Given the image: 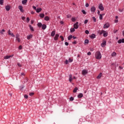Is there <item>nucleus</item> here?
Here are the masks:
<instances>
[{"label":"nucleus","mask_w":124,"mask_h":124,"mask_svg":"<svg viewBox=\"0 0 124 124\" xmlns=\"http://www.w3.org/2000/svg\"><path fill=\"white\" fill-rule=\"evenodd\" d=\"M95 57L97 60H100L101 59V53H100V52L97 51L95 53Z\"/></svg>","instance_id":"obj_1"},{"label":"nucleus","mask_w":124,"mask_h":124,"mask_svg":"<svg viewBox=\"0 0 124 124\" xmlns=\"http://www.w3.org/2000/svg\"><path fill=\"white\" fill-rule=\"evenodd\" d=\"M98 7L101 11H103V10H104V7H103V5L102 4H100Z\"/></svg>","instance_id":"obj_2"},{"label":"nucleus","mask_w":124,"mask_h":124,"mask_svg":"<svg viewBox=\"0 0 124 124\" xmlns=\"http://www.w3.org/2000/svg\"><path fill=\"white\" fill-rule=\"evenodd\" d=\"M8 34L9 35H11V36H12V37H15V35L13 34V33L11 32V31L10 30H9L8 31Z\"/></svg>","instance_id":"obj_3"},{"label":"nucleus","mask_w":124,"mask_h":124,"mask_svg":"<svg viewBox=\"0 0 124 124\" xmlns=\"http://www.w3.org/2000/svg\"><path fill=\"white\" fill-rule=\"evenodd\" d=\"M110 27V24L108 23H106L104 26V29H108Z\"/></svg>","instance_id":"obj_4"},{"label":"nucleus","mask_w":124,"mask_h":124,"mask_svg":"<svg viewBox=\"0 0 124 124\" xmlns=\"http://www.w3.org/2000/svg\"><path fill=\"white\" fill-rule=\"evenodd\" d=\"M18 9L21 11V12H22V13H24V12H25V10H24V9H23V6H19Z\"/></svg>","instance_id":"obj_5"},{"label":"nucleus","mask_w":124,"mask_h":124,"mask_svg":"<svg viewBox=\"0 0 124 124\" xmlns=\"http://www.w3.org/2000/svg\"><path fill=\"white\" fill-rule=\"evenodd\" d=\"M82 74L84 76L88 74V71L87 70H83L82 71Z\"/></svg>","instance_id":"obj_6"},{"label":"nucleus","mask_w":124,"mask_h":124,"mask_svg":"<svg viewBox=\"0 0 124 124\" xmlns=\"http://www.w3.org/2000/svg\"><path fill=\"white\" fill-rule=\"evenodd\" d=\"M104 32H106V31L104 30H102L100 31V30L97 31V33H99L100 35H101L103 33H104Z\"/></svg>","instance_id":"obj_7"},{"label":"nucleus","mask_w":124,"mask_h":124,"mask_svg":"<svg viewBox=\"0 0 124 124\" xmlns=\"http://www.w3.org/2000/svg\"><path fill=\"white\" fill-rule=\"evenodd\" d=\"M101 45L102 47H105V46H106V41L103 40Z\"/></svg>","instance_id":"obj_8"},{"label":"nucleus","mask_w":124,"mask_h":124,"mask_svg":"<svg viewBox=\"0 0 124 124\" xmlns=\"http://www.w3.org/2000/svg\"><path fill=\"white\" fill-rule=\"evenodd\" d=\"M96 10V8H95V7H92L91 8V12H93V13H94V12H95Z\"/></svg>","instance_id":"obj_9"},{"label":"nucleus","mask_w":124,"mask_h":124,"mask_svg":"<svg viewBox=\"0 0 124 124\" xmlns=\"http://www.w3.org/2000/svg\"><path fill=\"white\" fill-rule=\"evenodd\" d=\"M78 22H77L74 25V29H76V30H77L78 29Z\"/></svg>","instance_id":"obj_10"},{"label":"nucleus","mask_w":124,"mask_h":124,"mask_svg":"<svg viewBox=\"0 0 124 124\" xmlns=\"http://www.w3.org/2000/svg\"><path fill=\"white\" fill-rule=\"evenodd\" d=\"M118 43H119V44H121V43H124V38L118 40Z\"/></svg>","instance_id":"obj_11"},{"label":"nucleus","mask_w":124,"mask_h":124,"mask_svg":"<svg viewBox=\"0 0 124 124\" xmlns=\"http://www.w3.org/2000/svg\"><path fill=\"white\" fill-rule=\"evenodd\" d=\"M37 13H39V12H41L42 11V8H37V9L36 10Z\"/></svg>","instance_id":"obj_12"},{"label":"nucleus","mask_w":124,"mask_h":124,"mask_svg":"<svg viewBox=\"0 0 124 124\" xmlns=\"http://www.w3.org/2000/svg\"><path fill=\"white\" fill-rule=\"evenodd\" d=\"M69 82H72V80H73V78H72V75H69Z\"/></svg>","instance_id":"obj_13"},{"label":"nucleus","mask_w":124,"mask_h":124,"mask_svg":"<svg viewBox=\"0 0 124 124\" xmlns=\"http://www.w3.org/2000/svg\"><path fill=\"white\" fill-rule=\"evenodd\" d=\"M95 34L94 33H93L92 34V35L90 36V37L92 39H94V38H95Z\"/></svg>","instance_id":"obj_14"},{"label":"nucleus","mask_w":124,"mask_h":124,"mask_svg":"<svg viewBox=\"0 0 124 124\" xmlns=\"http://www.w3.org/2000/svg\"><path fill=\"white\" fill-rule=\"evenodd\" d=\"M5 9L7 11H9L10 10V6L9 5L6 6Z\"/></svg>","instance_id":"obj_15"},{"label":"nucleus","mask_w":124,"mask_h":124,"mask_svg":"<svg viewBox=\"0 0 124 124\" xmlns=\"http://www.w3.org/2000/svg\"><path fill=\"white\" fill-rule=\"evenodd\" d=\"M59 36L60 35H59V34H56L54 37V40H58Z\"/></svg>","instance_id":"obj_16"},{"label":"nucleus","mask_w":124,"mask_h":124,"mask_svg":"<svg viewBox=\"0 0 124 124\" xmlns=\"http://www.w3.org/2000/svg\"><path fill=\"white\" fill-rule=\"evenodd\" d=\"M12 57H13V56H5L4 59L5 60H7L8 59H10V58H11Z\"/></svg>","instance_id":"obj_17"},{"label":"nucleus","mask_w":124,"mask_h":124,"mask_svg":"<svg viewBox=\"0 0 124 124\" xmlns=\"http://www.w3.org/2000/svg\"><path fill=\"white\" fill-rule=\"evenodd\" d=\"M78 98H82L83 97V94L82 93H80L78 95Z\"/></svg>","instance_id":"obj_18"},{"label":"nucleus","mask_w":124,"mask_h":124,"mask_svg":"<svg viewBox=\"0 0 124 124\" xmlns=\"http://www.w3.org/2000/svg\"><path fill=\"white\" fill-rule=\"evenodd\" d=\"M46 28H47V26H46V25L43 24V25H42V30H46Z\"/></svg>","instance_id":"obj_19"},{"label":"nucleus","mask_w":124,"mask_h":124,"mask_svg":"<svg viewBox=\"0 0 124 124\" xmlns=\"http://www.w3.org/2000/svg\"><path fill=\"white\" fill-rule=\"evenodd\" d=\"M55 34H56V31H52L51 34V36H55Z\"/></svg>","instance_id":"obj_20"},{"label":"nucleus","mask_w":124,"mask_h":124,"mask_svg":"<svg viewBox=\"0 0 124 124\" xmlns=\"http://www.w3.org/2000/svg\"><path fill=\"white\" fill-rule=\"evenodd\" d=\"M108 33L106 31V32H104L103 33V36H104V37H107V36H108Z\"/></svg>","instance_id":"obj_21"},{"label":"nucleus","mask_w":124,"mask_h":124,"mask_svg":"<svg viewBox=\"0 0 124 124\" xmlns=\"http://www.w3.org/2000/svg\"><path fill=\"white\" fill-rule=\"evenodd\" d=\"M31 38H32V35H29L27 36V39L29 40Z\"/></svg>","instance_id":"obj_22"},{"label":"nucleus","mask_w":124,"mask_h":124,"mask_svg":"<svg viewBox=\"0 0 124 124\" xmlns=\"http://www.w3.org/2000/svg\"><path fill=\"white\" fill-rule=\"evenodd\" d=\"M28 2V0H23L22 1V4H26Z\"/></svg>","instance_id":"obj_23"},{"label":"nucleus","mask_w":124,"mask_h":124,"mask_svg":"<svg viewBox=\"0 0 124 124\" xmlns=\"http://www.w3.org/2000/svg\"><path fill=\"white\" fill-rule=\"evenodd\" d=\"M102 76V73H100V74L97 77V79H100Z\"/></svg>","instance_id":"obj_24"},{"label":"nucleus","mask_w":124,"mask_h":124,"mask_svg":"<svg viewBox=\"0 0 124 124\" xmlns=\"http://www.w3.org/2000/svg\"><path fill=\"white\" fill-rule=\"evenodd\" d=\"M29 28H30L31 31H34V29H33V27H31V25H30Z\"/></svg>","instance_id":"obj_25"},{"label":"nucleus","mask_w":124,"mask_h":124,"mask_svg":"<svg viewBox=\"0 0 124 124\" xmlns=\"http://www.w3.org/2000/svg\"><path fill=\"white\" fill-rule=\"evenodd\" d=\"M45 21H49L50 20V17L49 16H46L45 17Z\"/></svg>","instance_id":"obj_26"},{"label":"nucleus","mask_w":124,"mask_h":124,"mask_svg":"<svg viewBox=\"0 0 124 124\" xmlns=\"http://www.w3.org/2000/svg\"><path fill=\"white\" fill-rule=\"evenodd\" d=\"M42 23H41V22L38 23L37 26L38 27H39V28H41V27H42Z\"/></svg>","instance_id":"obj_27"},{"label":"nucleus","mask_w":124,"mask_h":124,"mask_svg":"<svg viewBox=\"0 0 124 124\" xmlns=\"http://www.w3.org/2000/svg\"><path fill=\"white\" fill-rule=\"evenodd\" d=\"M77 91H78V88L76 87L74 90H73V93H77Z\"/></svg>","instance_id":"obj_28"},{"label":"nucleus","mask_w":124,"mask_h":124,"mask_svg":"<svg viewBox=\"0 0 124 124\" xmlns=\"http://www.w3.org/2000/svg\"><path fill=\"white\" fill-rule=\"evenodd\" d=\"M45 16V15H44V14H40V17L41 18H44Z\"/></svg>","instance_id":"obj_29"},{"label":"nucleus","mask_w":124,"mask_h":124,"mask_svg":"<svg viewBox=\"0 0 124 124\" xmlns=\"http://www.w3.org/2000/svg\"><path fill=\"white\" fill-rule=\"evenodd\" d=\"M3 32H5V30H4V29L0 31V34H3Z\"/></svg>","instance_id":"obj_30"},{"label":"nucleus","mask_w":124,"mask_h":124,"mask_svg":"<svg viewBox=\"0 0 124 124\" xmlns=\"http://www.w3.org/2000/svg\"><path fill=\"white\" fill-rule=\"evenodd\" d=\"M70 31H71V32H74V31H75V28H71Z\"/></svg>","instance_id":"obj_31"},{"label":"nucleus","mask_w":124,"mask_h":124,"mask_svg":"<svg viewBox=\"0 0 124 124\" xmlns=\"http://www.w3.org/2000/svg\"><path fill=\"white\" fill-rule=\"evenodd\" d=\"M72 37H73L72 35H70L68 37V40H70L71 39V38H72Z\"/></svg>","instance_id":"obj_32"},{"label":"nucleus","mask_w":124,"mask_h":124,"mask_svg":"<svg viewBox=\"0 0 124 124\" xmlns=\"http://www.w3.org/2000/svg\"><path fill=\"white\" fill-rule=\"evenodd\" d=\"M85 44L86 45V44H89V40L86 39L85 40Z\"/></svg>","instance_id":"obj_33"},{"label":"nucleus","mask_w":124,"mask_h":124,"mask_svg":"<svg viewBox=\"0 0 124 124\" xmlns=\"http://www.w3.org/2000/svg\"><path fill=\"white\" fill-rule=\"evenodd\" d=\"M117 55V53L116 52H113L112 54H111V56L112 57H115V56Z\"/></svg>","instance_id":"obj_34"},{"label":"nucleus","mask_w":124,"mask_h":124,"mask_svg":"<svg viewBox=\"0 0 124 124\" xmlns=\"http://www.w3.org/2000/svg\"><path fill=\"white\" fill-rule=\"evenodd\" d=\"M19 37H20V35H19V34H18V33H16V39L17 38H19Z\"/></svg>","instance_id":"obj_35"},{"label":"nucleus","mask_w":124,"mask_h":124,"mask_svg":"<svg viewBox=\"0 0 124 124\" xmlns=\"http://www.w3.org/2000/svg\"><path fill=\"white\" fill-rule=\"evenodd\" d=\"M24 88H25V86H24V85L20 86V90L23 91V89H24Z\"/></svg>","instance_id":"obj_36"},{"label":"nucleus","mask_w":124,"mask_h":124,"mask_svg":"<svg viewBox=\"0 0 124 124\" xmlns=\"http://www.w3.org/2000/svg\"><path fill=\"white\" fill-rule=\"evenodd\" d=\"M3 0H0V4L1 5H2V4H3Z\"/></svg>","instance_id":"obj_37"},{"label":"nucleus","mask_w":124,"mask_h":124,"mask_svg":"<svg viewBox=\"0 0 124 124\" xmlns=\"http://www.w3.org/2000/svg\"><path fill=\"white\" fill-rule=\"evenodd\" d=\"M74 100V98L73 97H71L70 98V101H73Z\"/></svg>","instance_id":"obj_38"},{"label":"nucleus","mask_w":124,"mask_h":124,"mask_svg":"<svg viewBox=\"0 0 124 124\" xmlns=\"http://www.w3.org/2000/svg\"><path fill=\"white\" fill-rule=\"evenodd\" d=\"M99 19L100 20H102L103 19L102 15L101 14L99 15Z\"/></svg>","instance_id":"obj_39"},{"label":"nucleus","mask_w":124,"mask_h":124,"mask_svg":"<svg viewBox=\"0 0 124 124\" xmlns=\"http://www.w3.org/2000/svg\"><path fill=\"white\" fill-rule=\"evenodd\" d=\"M82 13H83V14H84V15L87 14V12H86V11H85V10H82Z\"/></svg>","instance_id":"obj_40"},{"label":"nucleus","mask_w":124,"mask_h":124,"mask_svg":"<svg viewBox=\"0 0 124 124\" xmlns=\"http://www.w3.org/2000/svg\"><path fill=\"white\" fill-rule=\"evenodd\" d=\"M60 38H61L62 41H63L64 40V38H63V36H60Z\"/></svg>","instance_id":"obj_41"},{"label":"nucleus","mask_w":124,"mask_h":124,"mask_svg":"<svg viewBox=\"0 0 124 124\" xmlns=\"http://www.w3.org/2000/svg\"><path fill=\"white\" fill-rule=\"evenodd\" d=\"M72 22H75V21H76V19L75 17H72Z\"/></svg>","instance_id":"obj_42"},{"label":"nucleus","mask_w":124,"mask_h":124,"mask_svg":"<svg viewBox=\"0 0 124 124\" xmlns=\"http://www.w3.org/2000/svg\"><path fill=\"white\" fill-rule=\"evenodd\" d=\"M93 22H96V18H95V17L94 16L93 17Z\"/></svg>","instance_id":"obj_43"},{"label":"nucleus","mask_w":124,"mask_h":124,"mask_svg":"<svg viewBox=\"0 0 124 124\" xmlns=\"http://www.w3.org/2000/svg\"><path fill=\"white\" fill-rule=\"evenodd\" d=\"M88 22H89V20L88 19H86L84 21V24L86 25V24H88Z\"/></svg>","instance_id":"obj_44"},{"label":"nucleus","mask_w":124,"mask_h":124,"mask_svg":"<svg viewBox=\"0 0 124 124\" xmlns=\"http://www.w3.org/2000/svg\"><path fill=\"white\" fill-rule=\"evenodd\" d=\"M124 8H123L122 9H119L118 10L119 11H120V12H123V11H124Z\"/></svg>","instance_id":"obj_45"},{"label":"nucleus","mask_w":124,"mask_h":124,"mask_svg":"<svg viewBox=\"0 0 124 124\" xmlns=\"http://www.w3.org/2000/svg\"><path fill=\"white\" fill-rule=\"evenodd\" d=\"M73 62V60L71 59V58L69 59V62Z\"/></svg>","instance_id":"obj_46"},{"label":"nucleus","mask_w":124,"mask_h":124,"mask_svg":"<svg viewBox=\"0 0 124 124\" xmlns=\"http://www.w3.org/2000/svg\"><path fill=\"white\" fill-rule=\"evenodd\" d=\"M33 94H34V93H30L29 95H30V96H32Z\"/></svg>","instance_id":"obj_47"},{"label":"nucleus","mask_w":124,"mask_h":124,"mask_svg":"<svg viewBox=\"0 0 124 124\" xmlns=\"http://www.w3.org/2000/svg\"><path fill=\"white\" fill-rule=\"evenodd\" d=\"M64 63H65L66 64H68V60H66L64 62Z\"/></svg>","instance_id":"obj_48"},{"label":"nucleus","mask_w":124,"mask_h":124,"mask_svg":"<svg viewBox=\"0 0 124 124\" xmlns=\"http://www.w3.org/2000/svg\"><path fill=\"white\" fill-rule=\"evenodd\" d=\"M85 33H86V34H89V33H90V32H89V31H88V30H86V31H85Z\"/></svg>","instance_id":"obj_49"},{"label":"nucleus","mask_w":124,"mask_h":124,"mask_svg":"<svg viewBox=\"0 0 124 124\" xmlns=\"http://www.w3.org/2000/svg\"><path fill=\"white\" fill-rule=\"evenodd\" d=\"M17 40L18 42H21V40H20V38H17L16 39Z\"/></svg>","instance_id":"obj_50"},{"label":"nucleus","mask_w":124,"mask_h":124,"mask_svg":"<svg viewBox=\"0 0 124 124\" xmlns=\"http://www.w3.org/2000/svg\"><path fill=\"white\" fill-rule=\"evenodd\" d=\"M87 55L88 56H91L92 55V53L89 51L87 53Z\"/></svg>","instance_id":"obj_51"},{"label":"nucleus","mask_w":124,"mask_h":124,"mask_svg":"<svg viewBox=\"0 0 124 124\" xmlns=\"http://www.w3.org/2000/svg\"><path fill=\"white\" fill-rule=\"evenodd\" d=\"M24 97H25V98L28 99V98H29V96H28V95L26 94L24 95Z\"/></svg>","instance_id":"obj_52"},{"label":"nucleus","mask_w":124,"mask_h":124,"mask_svg":"<svg viewBox=\"0 0 124 124\" xmlns=\"http://www.w3.org/2000/svg\"><path fill=\"white\" fill-rule=\"evenodd\" d=\"M69 44H68V42H66L65 43V45H66V46H68Z\"/></svg>","instance_id":"obj_53"},{"label":"nucleus","mask_w":124,"mask_h":124,"mask_svg":"<svg viewBox=\"0 0 124 124\" xmlns=\"http://www.w3.org/2000/svg\"><path fill=\"white\" fill-rule=\"evenodd\" d=\"M72 44H77V41H74V42H73L72 43Z\"/></svg>","instance_id":"obj_54"},{"label":"nucleus","mask_w":124,"mask_h":124,"mask_svg":"<svg viewBox=\"0 0 124 124\" xmlns=\"http://www.w3.org/2000/svg\"><path fill=\"white\" fill-rule=\"evenodd\" d=\"M18 49L19 50H22V46H19V47H18Z\"/></svg>","instance_id":"obj_55"},{"label":"nucleus","mask_w":124,"mask_h":124,"mask_svg":"<svg viewBox=\"0 0 124 124\" xmlns=\"http://www.w3.org/2000/svg\"><path fill=\"white\" fill-rule=\"evenodd\" d=\"M32 7H33V9L34 10H37V9H36V7H35V6H33Z\"/></svg>","instance_id":"obj_56"},{"label":"nucleus","mask_w":124,"mask_h":124,"mask_svg":"<svg viewBox=\"0 0 124 124\" xmlns=\"http://www.w3.org/2000/svg\"><path fill=\"white\" fill-rule=\"evenodd\" d=\"M89 3H86V5H85V6H86V7H89Z\"/></svg>","instance_id":"obj_57"},{"label":"nucleus","mask_w":124,"mask_h":124,"mask_svg":"<svg viewBox=\"0 0 124 124\" xmlns=\"http://www.w3.org/2000/svg\"><path fill=\"white\" fill-rule=\"evenodd\" d=\"M21 19H22V20H25L26 19V17L22 16Z\"/></svg>","instance_id":"obj_58"},{"label":"nucleus","mask_w":124,"mask_h":124,"mask_svg":"<svg viewBox=\"0 0 124 124\" xmlns=\"http://www.w3.org/2000/svg\"><path fill=\"white\" fill-rule=\"evenodd\" d=\"M17 65L18 66H19L20 67H21V66H22V65L21 64H20V63H17Z\"/></svg>","instance_id":"obj_59"},{"label":"nucleus","mask_w":124,"mask_h":124,"mask_svg":"<svg viewBox=\"0 0 124 124\" xmlns=\"http://www.w3.org/2000/svg\"><path fill=\"white\" fill-rule=\"evenodd\" d=\"M71 17V15H68L67 16V18H70Z\"/></svg>","instance_id":"obj_60"},{"label":"nucleus","mask_w":124,"mask_h":124,"mask_svg":"<svg viewBox=\"0 0 124 124\" xmlns=\"http://www.w3.org/2000/svg\"><path fill=\"white\" fill-rule=\"evenodd\" d=\"M27 21H28V23H29V22H30V18L29 17H27Z\"/></svg>","instance_id":"obj_61"},{"label":"nucleus","mask_w":124,"mask_h":124,"mask_svg":"<svg viewBox=\"0 0 124 124\" xmlns=\"http://www.w3.org/2000/svg\"><path fill=\"white\" fill-rule=\"evenodd\" d=\"M114 22H115V23H118L119 20H117V19H115V20H114Z\"/></svg>","instance_id":"obj_62"},{"label":"nucleus","mask_w":124,"mask_h":124,"mask_svg":"<svg viewBox=\"0 0 124 124\" xmlns=\"http://www.w3.org/2000/svg\"><path fill=\"white\" fill-rule=\"evenodd\" d=\"M117 31H118V30H114L113 31L114 33H117Z\"/></svg>","instance_id":"obj_63"},{"label":"nucleus","mask_w":124,"mask_h":124,"mask_svg":"<svg viewBox=\"0 0 124 124\" xmlns=\"http://www.w3.org/2000/svg\"><path fill=\"white\" fill-rule=\"evenodd\" d=\"M60 24H61V25L63 24V21H60Z\"/></svg>","instance_id":"obj_64"}]
</instances>
